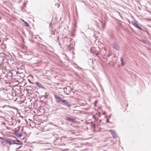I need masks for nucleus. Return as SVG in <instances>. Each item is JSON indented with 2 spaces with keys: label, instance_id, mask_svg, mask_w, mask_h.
<instances>
[{
  "label": "nucleus",
  "instance_id": "1",
  "mask_svg": "<svg viewBox=\"0 0 151 151\" xmlns=\"http://www.w3.org/2000/svg\"><path fill=\"white\" fill-rule=\"evenodd\" d=\"M54 96L56 102L68 107L71 106L70 103L68 102L67 100H64L63 98H61L55 94L54 95Z\"/></svg>",
  "mask_w": 151,
  "mask_h": 151
},
{
  "label": "nucleus",
  "instance_id": "2",
  "mask_svg": "<svg viewBox=\"0 0 151 151\" xmlns=\"http://www.w3.org/2000/svg\"><path fill=\"white\" fill-rule=\"evenodd\" d=\"M0 138L2 140H4L6 144H9V145L15 144H16V141L13 140H12L10 138H7L1 137H0Z\"/></svg>",
  "mask_w": 151,
  "mask_h": 151
},
{
  "label": "nucleus",
  "instance_id": "3",
  "mask_svg": "<svg viewBox=\"0 0 151 151\" xmlns=\"http://www.w3.org/2000/svg\"><path fill=\"white\" fill-rule=\"evenodd\" d=\"M88 64L90 65L92 68L93 69H94V67L92 66L93 64V59H89L88 60Z\"/></svg>",
  "mask_w": 151,
  "mask_h": 151
},
{
  "label": "nucleus",
  "instance_id": "4",
  "mask_svg": "<svg viewBox=\"0 0 151 151\" xmlns=\"http://www.w3.org/2000/svg\"><path fill=\"white\" fill-rule=\"evenodd\" d=\"M14 134L18 137H20L22 136V134L21 133H20L18 132V131L16 129H15L14 132Z\"/></svg>",
  "mask_w": 151,
  "mask_h": 151
},
{
  "label": "nucleus",
  "instance_id": "5",
  "mask_svg": "<svg viewBox=\"0 0 151 151\" xmlns=\"http://www.w3.org/2000/svg\"><path fill=\"white\" fill-rule=\"evenodd\" d=\"M34 83L36 84L37 86H38L39 88H41L43 89H45V88L39 82H34Z\"/></svg>",
  "mask_w": 151,
  "mask_h": 151
},
{
  "label": "nucleus",
  "instance_id": "6",
  "mask_svg": "<svg viewBox=\"0 0 151 151\" xmlns=\"http://www.w3.org/2000/svg\"><path fill=\"white\" fill-rule=\"evenodd\" d=\"M65 120H67L68 121L71 122H75L76 120V119L74 118L70 117H67L66 118Z\"/></svg>",
  "mask_w": 151,
  "mask_h": 151
},
{
  "label": "nucleus",
  "instance_id": "7",
  "mask_svg": "<svg viewBox=\"0 0 151 151\" xmlns=\"http://www.w3.org/2000/svg\"><path fill=\"white\" fill-rule=\"evenodd\" d=\"M109 132H111V135L113 136V138H115L117 137V135L116 134L115 132L112 130H110Z\"/></svg>",
  "mask_w": 151,
  "mask_h": 151
},
{
  "label": "nucleus",
  "instance_id": "8",
  "mask_svg": "<svg viewBox=\"0 0 151 151\" xmlns=\"http://www.w3.org/2000/svg\"><path fill=\"white\" fill-rule=\"evenodd\" d=\"M113 47L116 50H118L119 49V47L118 45L116 43H114L113 45Z\"/></svg>",
  "mask_w": 151,
  "mask_h": 151
},
{
  "label": "nucleus",
  "instance_id": "9",
  "mask_svg": "<svg viewBox=\"0 0 151 151\" xmlns=\"http://www.w3.org/2000/svg\"><path fill=\"white\" fill-rule=\"evenodd\" d=\"M100 53V52H99L98 50H97L96 48H94V54H95L96 56H97L99 55Z\"/></svg>",
  "mask_w": 151,
  "mask_h": 151
},
{
  "label": "nucleus",
  "instance_id": "10",
  "mask_svg": "<svg viewBox=\"0 0 151 151\" xmlns=\"http://www.w3.org/2000/svg\"><path fill=\"white\" fill-rule=\"evenodd\" d=\"M28 78H29L28 79V80L29 81V82L30 83H32V84H35L34 83H32V82L30 80V79H33V76H32V75H30L28 77Z\"/></svg>",
  "mask_w": 151,
  "mask_h": 151
},
{
  "label": "nucleus",
  "instance_id": "11",
  "mask_svg": "<svg viewBox=\"0 0 151 151\" xmlns=\"http://www.w3.org/2000/svg\"><path fill=\"white\" fill-rule=\"evenodd\" d=\"M16 142H16V144H17V145H22L23 144V142L21 141H20L19 140L17 139L16 140Z\"/></svg>",
  "mask_w": 151,
  "mask_h": 151
},
{
  "label": "nucleus",
  "instance_id": "12",
  "mask_svg": "<svg viewBox=\"0 0 151 151\" xmlns=\"http://www.w3.org/2000/svg\"><path fill=\"white\" fill-rule=\"evenodd\" d=\"M132 24L135 27H136L137 28L139 26L138 24L136 22H132Z\"/></svg>",
  "mask_w": 151,
  "mask_h": 151
},
{
  "label": "nucleus",
  "instance_id": "13",
  "mask_svg": "<svg viewBox=\"0 0 151 151\" xmlns=\"http://www.w3.org/2000/svg\"><path fill=\"white\" fill-rule=\"evenodd\" d=\"M49 28L51 30L50 32L51 35H54L55 33V32L54 31H52V27H51V25H50L49 26Z\"/></svg>",
  "mask_w": 151,
  "mask_h": 151
},
{
  "label": "nucleus",
  "instance_id": "14",
  "mask_svg": "<svg viewBox=\"0 0 151 151\" xmlns=\"http://www.w3.org/2000/svg\"><path fill=\"white\" fill-rule=\"evenodd\" d=\"M140 42L142 43L145 44H147V41L146 40H141L140 41Z\"/></svg>",
  "mask_w": 151,
  "mask_h": 151
},
{
  "label": "nucleus",
  "instance_id": "15",
  "mask_svg": "<svg viewBox=\"0 0 151 151\" xmlns=\"http://www.w3.org/2000/svg\"><path fill=\"white\" fill-rule=\"evenodd\" d=\"M24 25L25 26H27V27H29V25L28 23L27 22H24Z\"/></svg>",
  "mask_w": 151,
  "mask_h": 151
},
{
  "label": "nucleus",
  "instance_id": "16",
  "mask_svg": "<svg viewBox=\"0 0 151 151\" xmlns=\"http://www.w3.org/2000/svg\"><path fill=\"white\" fill-rule=\"evenodd\" d=\"M94 48H92L90 51V52L91 53H92L93 54H94Z\"/></svg>",
  "mask_w": 151,
  "mask_h": 151
},
{
  "label": "nucleus",
  "instance_id": "17",
  "mask_svg": "<svg viewBox=\"0 0 151 151\" xmlns=\"http://www.w3.org/2000/svg\"><path fill=\"white\" fill-rule=\"evenodd\" d=\"M137 28L139 29V30H142V31H143V29H142V28L140 26H139Z\"/></svg>",
  "mask_w": 151,
  "mask_h": 151
},
{
  "label": "nucleus",
  "instance_id": "18",
  "mask_svg": "<svg viewBox=\"0 0 151 151\" xmlns=\"http://www.w3.org/2000/svg\"><path fill=\"white\" fill-rule=\"evenodd\" d=\"M137 28L139 29V30H142V31H143V29H142V28L140 26H139Z\"/></svg>",
  "mask_w": 151,
  "mask_h": 151
},
{
  "label": "nucleus",
  "instance_id": "19",
  "mask_svg": "<svg viewBox=\"0 0 151 151\" xmlns=\"http://www.w3.org/2000/svg\"><path fill=\"white\" fill-rule=\"evenodd\" d=\"M103 58L106 59V61L108 60L106 59V56H105V55H104L103 56Z\"/></svg>",
  "mask_w": 151,
  "mask_h": 151
},
{
  "label": "nucleus",
  "instance_id": "20",
  "mask_svg": "<svg viewBox=\"0 0 151 151\" xmlns=\"http://www.w3.org/2000/svg\"><path fill=\"white\" fill-rule=\"evenodd\" d=\"M120 60L121 62H123V59L122 58H121Z\"/></svg>",
  "mask_w": 151,
  "mask_h": 151
},
{
  "label": "nucleus",
  "instance_id": "21",
  "mask_svg": "<svg viewBox=\"0 0 151 151\" xmlns=\"http://www.w3.org/2000/svg\"><path fill=\"white\" fill-rule=\"evenodd\" d=\"M110 56V54H108L106 56V57L109 58Z\"/></svg>",
  "mask_w": 151,
  "mask_h": 151
},
{
  "label": "nucleus",
  "instance_id": "22",
  "mask_svg": "<svg viewBox=\"0 0 151 151\" xmlns=\"http://www.w3.org/2000/svg\"><path fill=\"white\" fill-rule=\"evenodd\" d=\"M146 32H147V34L149 35V36H150V33L148 32L147 31V30H146Z\"/></svg>",
  "mask_w": 151,
  "mask_h": 151
},
{
  "label": "nucleus",
  "instance_id": "23",
  "mask_svg": "<svg viewBox=\"0 0 151 151\" xmlns=\"http://www.w3.org/2000/svg\"><path fill=\"white\" fill-rule=\"evenodd\" d=\"M45 98L46 99H47L48 98V96L47 95L45 96Z\"/></svg>",
  "mask_w": 151,
  "mask_h": 151
},
{
  "label": "nucleus",
  "instance_id": "24",
  "mask_svg": "<svg viewBox=\"0 0 151 151\" xmlns=\"http://www.w3.org/2000/svg\"><path fill=\"white\" fill-rule=\"evenodd\" d=\"M21 21L22 22H24H24H25V21H24V20L23 19H21Z\"/></svg>",
  "mask_w": 151,
  "mask_h": 151
},
{
  "label": "nucleus",
  "instance_id": "25",
  "mask_svg": "<svg viewBox=\"0 0 151 151\" xmlns=\"http://www.w3.org/2000/svg\"><path fill=\"white\" fill-rule=\"evenodd\" d=\"M74 35H75L73 34L72 33L71 34V36L74 37Z\"/></svg>",
  "mask_w": 151,
  "mask_h": 151
},
{
  "label": "nucleus",
  "instance_id": "26",
  "mask_svg": "<svg viewBox=\"0 0 151 151\" xmlns=\"http://www.w3.org/2000/svg\"><path fill=\"white\" fill-rule=\"evenodd\" d=\"M121 64H122V66H124V64L123 62H122Z\"/></svg>",
  "mask_w": 151,
  "mask_h": 151
},
{
  "label": "nucleus",
  "instance_id": "27",
  "mask_svg": "<svg viewBox=\"0 0 151 151\" xmlns=\"http://www.w3.org/2000/svg\"><path fill=\"white\" fill-rule=\"evenodd\" d=\"M109 121L108 119H107L106 120V122H109Z\"/></svg>",
  "mask_w": 151,
  "mask_h": 151
},
{
  "label": "nucleus",
  "instance_id": "28",
  "mask_svg": "<svg viewBox=\"0 0 151 151\" xmlns=\"http://www.w3.org/2000/svg\"><path fill=\"white\" fill-rule=\"evenodd\" d=\"M60 109H65V108H63V107H61Z\"/></svg>",
  "mask_w": 151,
  "mask_h": 151
},
{
  "label": "nucleus",
  "instance_id": "29",
  "mask_svg": "<svg viewBox=\"0 0 151 151\" xmlns=\"http://www.w3.org/2000/svg\"><path fill=\"white\" fill-rule=\"evenodd\" d=\"M22 10L23 11H24V9L22 7Z\"/></svg>",
  "mask_w": 151,
  "mask_h": 151
},
{
  "label": "nucleus",
  "instance_id": "30",
  "mask_svg": "<svg viewBox=\"0 0 151 151\" xmlns=\"http://www.w3.org/2000/svg\"><path fill=\"white\" fill-rule=\"evenodd\" d=\"M147 20H148V21H151V19H147Z\"/></svg>",
  "mask_w": 151,
  "mask_h": 151
},
{
  "label": "nucleus",
  "instance_id": "31",
  "mask_svg": "<svg viewBox=\"0 0 151 151\" xmlns=\"http://www.w3.org/2000/svg\"><path fill=\"white\" fill-rule=\"evenodd\" d=\"M97 103V101H95V103Z\"/></svg>",
  "mask_w": 151,
  "mask_h": 151
},
{
  "label": "nucleus",
  "instance_id": "32",
  "mask_svg": "<svg viewBox=\"0 0 151 151\" xmlns=\"http://www.w3.org/2000/svg\"><path fill=\"white\" fill-rule=\"evenodd\" d=\"M147 26H149V27H151V26H150V25H147Z\"/></svg>",
  "mask_w": 151,
  "mask_h": 151
},
{
  "label": "nucleus",
  "instance_id": "33",
  "mask_svg": "<svg viewBox=\"0 0 151 151\" xmlns=\"http://www.w3.org/2000/svg\"><path fill=\"white\" fill-rule=\"evenodd\" d=\"M18 121L19 122H19H20V120H18Z\"/></svg>",
  "mask_w": 151,
  "mask_h": 151
},
{
  "label": "nucleus",
  "instance_id": "34",
  "mask_svg": "<svg viewBox=\"0 0 151 151\" xmlns=\"http://www.w3.org/2000/svg\"><path fill=\"white\" fill-rule=\"evenodd\" d=\"M72 39H71L70 40V41H72Z\"/></svg>",
  "mask_w": 151,
  "mask_h": 151
},
{
  "label": "nucleus",
  "instance_id": "35",
  "mask_svg": "<svg viewBox=\"0 0 151 151\" xmlns=\"http://www.w3.org/2000/svg\"><path fill=\"white\" fill-rule=\"evenodd\" d=\"M4 141H2V143H4Z\"/></svg>",
  "mask_w": 151,
  "mask_h": 151
},
{
  "label": "nucleus",
  "instance_id": "36",
  "mask_svg": "<svg viewBox=\"0 0 151 151\" xmlns=\"http://www.w3.org/2000/svg\"><path fill=\"white\" fill-rule=\"evenodd\" d=\"M58 110V109H56L55 110V111H56L57 110Z\"/></svg>",
  "mask_w": 151,
  "mask_h": 151
},
{
  "label": "nucleus",
  "instance_id": "37",
  "mask_svg": "<svg viewBox=\"0 0 151 151\" xmlns=\"http://www.w3.org/2000/svg\"><path fill=\"white\" fill-rule=\"evenodd\" d=\"M3 124H4V125H5L6 124H5V123H4Z\"/></svg>",
  "mask_w": 151,
  "mask_h": 151
},
{
  "label": "nucleus",
  "instance_id": "38",
  "mask_svg": "<svg viewBox=\"0 0 151 151\" xmlns=\"http://www.w3.org/2000/svg\"><path fill=\"white\" fill-rule=\"evenodd\" d=\"M59 45H60V42H59Z\"/></svg>",
  "mask_w": 151,
  "mask_h": 151
},
{
  "label": "nucleus",
  "instance_id": "39",
  "mask_svg": "<svg viewBox=\"0 0 151 151\" xmlns=\"http://www.w3.org/2000/svg\"><path fill=\"white\" fill-rule=\"evenodd\" d=\"M57 40H58H58H59V39H58H58H57Z\"/></svg>",
  "mask_w": 151,
  "mask_h": 151
},
{
  "label": "nucleus",
  "instance_id": "40",
  "mask_svg": "<svg viewBox=\"0 0 151 151\" xmlns=\"http://www.w3.org/2000/svg\"><path fill=\"white\" fill-rule=\"evenodd\" d=\"M18 128H19V129H20V127H18Z\"/></svg>",
  "mask_w": 151,
  "mask_h": 151
},
{
  "label": "nucleus",
  "instance_id": "41",
  "mask_svg": "<svg viewBox=\"0 0 151 151\" xmlns=\"http://www.w3.org/2000/svg\"><path fill=\"white\" fill-rule=\"evenodd\" d=\"M25 121L26 122H27V120H26V119H25Z\"/></svg>",
  "mask_w": 151,
  "mask_h": 151
},
{
  "label": "nucleus",
  "instance_id": "42",
  "mask_svg": "<svg viewBox=\"0 0 151 151\" xmlns=\"http://www.w3.org/2000/svg\"><path fill=\"white\" fill-rule=\"evenodd\" d=\"M109 118H110V116H109Z\"/></svg>",
  "mask_w": 151,
  "mask_h": 151
}]
</instances>
